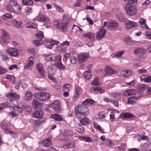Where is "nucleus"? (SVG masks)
Returning a JSON list of instances; mask_svg holds the SVG:
<instances>
[{
	"label": "nucleus",
	"instance_id": "nucleus-58",
	"mask_svg": "<svg viewBox=\"0 0 151 151\" xmlns=\"http://www.w3.org/2000/svg\"><path fill=\"white\" fill-rule=\"evenodd\" d=\"M75 91H76V93L73 97L74 100H75L79 97L80 93V91L76 88L75 89Z\"/></svg>",
	"mask_w": 151,
	"mask_h": 151
},
{
	"label": "nucleus",
	"instance_id": "nucleus-9",
	"mask_svg": "<svg viewBox=\"0 0 151 151\" xmlns=\"http://www.w3.org/2000/svg\"><path fill=\"white\" fill-rule=\"evenodd\" d=\"M106 32V29L104 28H100L96 34V38L99 40L102 39L105 36Z\"/></svg>",
	"mask_w": 151,
	"mask_h": 151
},
{
	"label": "nucleus",
	"instance_id": "nucleus-60",
	"mask_svg": "<svg viewBox=\"0 0 151 151\" xmlns=\"http://www.w3.org/2000/svg\"><path fill=\"white\" fill-rule=\"evenodd\" d=\"M78 62L80 63H81L86 61L87 59V57H78Z\"/></svg>",
	"mask_w": 151,
	"mask_h": 151
},
{
	"label": "nucleus",
	"instance_id": "nucleus-20",
	"mask_svg": "<svg viewBox=\"0 0 151 151\" xmlns=\"http://www.w3.org/2000/svg\"><path fill=\"white\" fill-rule=\"evenodd\" d=\"M42 115V111L41 109H39L38 110L35 111L32 114L33 117L36 118H41Z\"/></svg>",
	"mask_w": 151,
	"mask_h": 151
},
{
	"label": "nucleus",
	"instance_id": "nucleus-17",
	"mask_svg": "<svg viewBox=\"0 0 151 151\" xmlns=\"http://www.w3.org/2000/svg\"><path fill=\"white\" fill-rule=\"evenodd\" d=\"M104 70L106 74H116L118 73L117 71L111 68L109 66H107L105 67Z\"/></svg>",
	"mask_w": 151,
	"mask_h": 151
},
{
	"label": "nucleus",
	"instance_id": "nucleus-38",
	"mask_svg": "<svg viewBox=\"0 0 151 151\" xmlns=\"http://www.w3.org/2000/svg\"><path fill=\"white\" fill-rule=\"evenodd\" d=\"M84 76L86 79H89L91 77V70H88L85 71L84 73Z\"/></svg>",
	"mask_w": 151,
	"mask_h": 151
},
{
	"label": "nucleus",
	"instance_id": "nucleus-42",
	"mask_svg": "<svg viewBox=\"0 0 151 151\" xmlns=\"http://www.w3.org/2000/svg\"><path fill=\"white\" fill-rule=\"evenodd\" d=\"M111 96L116 99L119 100L121 98L120 93L118 92L112 93Z\"/></svg>",
	"mask_w": 151,
	"mask_h": 151
},
{
	"label": "nucleus",
	"instance_id": "nucleus-15",
	"mask_svg": "<svg viewBox=\"0 0 151 151\" xmlns=\"http://www.w3.org/2000/svg\"><path fill=\"white\" fill-rule=\"evenodd\" d=\"M125 24L126 27L128 29L137 27V24L136 22L131 21H126Z\"/></svg>",
	"mask_w": 151,
	"mask_h": 151
},
{
	"label": "nucleus",
	"instance_id": "nucleus-24",
	"mask_svg": "<svg viewBox=\"0 0 151 151\" xmlns=\"http://www.w3.org/2000/svg\"><path fill=\"white\" fill-rule=\"evenodd\" d=\"M141 80L142 82L149 83L151 81V76L142 75L141 76Z\"/></svg>",
	"mask_w": 151,
	"mask_h": 151
},
{
	"label": "nucleus",
	"instance_id": "nucleus-3",
	"mask_svg": "<svg viewBox=\"0 0 151 151\" xmlns=\"http://www.w3.org/2000/svg\"><path fill=\"white\" fill-rule=\"evenodd\" d=\"M53 25L57 29L62 32H64L66 31L69 24H67V22L65 23L60 20H57L54 22Z\"/></svg>",
	"mask_w": 151,
	"mask_h": 151
},
{
	"label": "nucleus",
	"instance_id": "nucleus-55",
	"mask_svg": "<svg viewBox=\"0 0 151 151\" xmlns=\"http://www.w3.org/2000/svg\"><path fill=\"white\" fill-rule=\"evenodd\" d=\"M70 88V85L69 84H65L63 85V90L66 91H69Z\"/></svg>",
	"mask_w": 151,
	"mask_h": 151
},
{
	"label": "nucleus",
	"instance_id": "nucleus-64",
	"mask_svg": "<svg viewBox=\"0 0 151 151\" xmlns=\"http://www.w3.org/2000/svg\"><path fill=\"white\" fill-rule=\"evenodd\" d=\"M67 143L68 148H73L74 147V143L73 141H71L70 142Z\"/></svg>",
	"mask_w": 151,
	"mask_h": 151
},
{
	"label": "nucleus",
	"instance_id": "nucleus-5",
	"mask_svg": "<svg viewBox=\"0 0 151 151\" xmlns=\"http://www.w3.org/2000/svg\"><path fill=\"white\" fill-rule=\"evenodd\" d=\"M35 97L41 101H45L48 100L50 97V94L45 92L36 93L34 95Z\"/></svg>",
	"mask_w": 151,
	"mask_h": 151
},
{
	"label": "nucleus",
	"instance_id": "nucleus-7",
	"mask_svg": "<svg viewBox=\"0 0 151 151\" xmlns=\"http://www.w3.org/2000/svg\"><path fill=\"white\" fill-rule=\"evenodd\" d=\"M10 36L7 32L3 30V34L0 37V42L1 43L5 45H7L9 42Z\"/></svg>",
	"mask_w": 151,
	"mask_h": 151
},
{
	"label": "nucleus",
	"instance_id": "nucleus-25",
	"mask_svg": "<svg viewBox=\"0 0 151 151\" xmlns=\"http://www.w3.org/2000/svg\"><path fill=\"white\" fill-rule=\"evenodd\" d=\"M51 116L52 119L58 122L63 121V119L61 115L57 114H52Z\"/></svg>",
	"mask_w": 151,
	"mask_h": 151
},
{
	"label": "nucleus",
	"instance_id": "nucleus-19",
	"mask_svg": "<svg viewBox=\"0 0 151 151\" xmlns=\"http://www.w3.org/2000/svg\"><path fill=\"white\" fill-rule=\"evenodd\" d=\"M146 20L142 17H140L139 19V23L141 25L142 28L145 29L147 30H150V28L147 26L145 22Z\"/></svg>",
	"mask_w": 151,
	"mask_h": 151
},
{
	"label": "nucleus",
	"instance_id": "nucleus-36",
	"mask_svg": "<svg viewBox=\"0 0 151 151\" xmlns=\"http://www.w3.org/2000/svg\"><path fill=\"white\" fill-rule=\"evenodd\" d=\"M51 139L47 138L43 141V145L44 146L49 147L50 145H52V142L50 140Z\"/></svg>",
	"mask_w": 151,
	"mask_h": 151
},
{
	"label": "nucleus",
	"instance_id": "nucleus-23",
	"mask_svg": "<svg viewBox=\"0 0 151 151\" xmlns=\"http://www.w3.org/2000/svg\"><path fill=\"white\" fill-rule=\"evenodd\" d=\"M83 36L89 39L91 41H93L95 39V36L93 33L91 32H87L83 34Z\"/></svg>",
	"mask_w": 151,
	"mask_h": 151
},
{
	"label": "nucleus",
	"instance_id": "nucleus-26",
	"mask_svg": "<svg viewBox=\"0 0 151 151\" xmlns=\"http://www.w3.org/2000/svg\"><path fill=\"white\" fill-rule=\"evenodd\" d=\"M33 96L32 93L30 91H28L24 96V99L26 101H29L32 99Z\"/></svg>",
	"mask_w": 151,
	"mask_h": 151
},
{
	"label": "nucleus",
	"instance_id": "nucleus-6",
	"mask_svg": "<svg viewBox=\"0 0 151 151\" xmlns=\"http://www.w3.org/2000/svg\"><path fill=\"white\" fill-rule=\"evenodd\" d=\"M124 9L126 14L130 16L133 15L136 13L137 10L133 5L126 4L124 7Z\"/></svg>",
	"mask_w": 151,
	"mask_h": 151
},
{
	"label": "nucleus",
	"instance_id": "nucleus-46",
	"mask_svg": "<svg viewBox=\"0 0 151 151\" xmlns=\"http://www.w3.org/2000/svg\"><path fill=\"white\" fill-rule=\"evenodd\" d=\"M33 107L35 109L38 107L40 105L39 102L35 99H34L32 104Z\"/></svg>",
	"mask_w": 151,
	"mask_h": 151
},
{
	"label": "nucleus",
	"instance_id": "nucleus-22",
	"mask_svg": "<svg viewBox=\"0 0 151 151\" xmlns=\"http://www.w3.org/2000/svg\"><path fill=\"white\" fill-rule=\"evenodd\" d=\"M37 19L41 22H47L49 21L48 18L44 15L39 14L37 17Z\"/></svg>",
	"mask_w": 151,
	"mask_h": 151
},
{
	"label": "nucleus",
	"instance_id": "nucleus-12",
	"mask_svg": "<svg viewBox=\"0 0 151 151\" xmlns=\"http://www.w3.org/2000/svg\"><path fill=\"white\" fill-rule=\"evenodd\" d=\"M35 60L34 57H29V62L25 65L24 69L27 70H31L34 64L33 61Z\"/></svg>",
	"mask_w": 151,
	"mask_h": 151
},
{
	"label": "nucleus",
	"instance_id": "nucleus-2",
	"mask_svg": "<svg viewBox=\"0 0 151 151\" xmlns=\"http://www.w3.org/2000/svg\"><path fill=\"white\" fill-rule=\"evenodd\" d=\"M75 113L77 117L79 118H83L88 114V109L85 106L81 105L75 107Z\"/></svg>",
	"mask_w": 151,
	"mask_h": 151
},
{
	"label": "nucleus",
	"instance_id": "nucleus-11",
	"mask_svg": "<svg viewBox=\"0 0 151 151\" xmlns=\"http://www.w3.org/2000/svg\"><path fill=\"white\" fill-rule=\"evenodd\" d=\"M43 42L47 48H51L53 45H57L59 42L55 40H46L44 41Z\"/></svg>",
	"mask_w": 151,
	"mask_h": 151
},
{
	"label": "nucleus",
	"instance_id": "nucleus-47",
	"mask_svg": "<svg viewBox=\"0 0 151 151\" xmlns=\"http://www.w3.org/2000/svg\"><path fill=\"white\" fill-rule=\"evenodd\" d=\"M23 4L26 5H31L33 3L32 0H22Z\"/></svg>",
	"mask_w": 151,
	"mask_h": 151
},
{
	"label": "nucleus",
	"instance_id": "nucleus-40",
	"mask_svg": "<svg viewBox=\"0 0 151 151\" xmlns=\"http://www.w3.org/2000/svg\"><path fill=\"white\" fill-rule=\"evenodd\" d=\"M75 129L80 134H82L83 132V129L82 126L80 124H76Z\"/></svg>",
	"mask_w": 151,
	"mask_h": 151
},
{
	"label": "nucleus",
	"instance_id": "nucleus-61",
	"mask_svg": "<svg viewBox=\"0 0 151 151\" xmlns=\"http://www.w3.org/2000/svg\"><path fill=\"white\" fill-rule=\"evenodd\" d=\"M124 53V50L121 51L115 54L114 57H121Z\"/></svg>",
	"mask_w": 151,
	"mask_h": 151
},
{
	"label": "nucleus",
	"instance_id": "nucleus-21",
	"mask_svg": "<svg viewBox=\"0 0 151 151\" xmlns=\"http://www.w3.org/2000/svg\"><path fill=\"white\" fill-rule=\"evenodd\" d=\"M136 90L134 89H129L125 91L123 93V95L125 96H129L134 94Z\"/></svg>",
	"mask_w": 151,
	"mask_h": 151
},
{
	"label": "nucleus",
	"instance_id": "nucleus-4",
	"mask_svg": "<svg viewBox=\"0 0 151 151\" xmlns=\"http://www.w3.org/2000/svg\"><path fill=\"white\" fill-rule=\"evenodd\" d=\"M47 60L51 61H55L54 65L56 67L61 70H63L65 68V66L61 63V57H46Z\"/></svg>",
	"mask_w": 151,
	"mask_h": 151
},
{
	"label": "nucleus",
	"instance_id": "nucleus-34",
	"mask_svg": "<svg viewBox=\"0 0 151 151\" xmlns=\"http://www.w3.org/2000/svg\"><path fill=\"white\" fill-rule=\"evenodd\" d=\"M133 116V115L129 112L121 113L120 117L123 118H131Z\"/></svg>",
	"mask_w": 151,
	"mask_h": 151
},
{
	"label": "nucleus",
	"instance_id": "nucleus-29",
	"mask_svg": "<svg viewBox=\"0 0 151 151\" xmlns=\"http://www.w3.org/2000/svg\"><path fill=\"white\" fill-rule=\"evenodd\" d=\"M25 26L26 28L34 29H35L37 27V26L35 24L31 22L26 23L25 24Z\"/></svg>",
	"mask_w": 151,
	"mask_h": 151
},
{
	"label": "nucleus",
	"instance_id": "nucleus-41",
	"mask_svg": "<svg viewBox=\"0 0 151 151\" xmlns=\"http://www.w3.org/2000/svg\"><path fill=\"white\" fill-rule=\"evenodd\" d=\"M57 50L60 53H63L66 51V47L61 46L60 45V46H59L57 47Z\"/></svg>",
	"mask_w": 151,
	"mask_h": 151
},
{
	"label": "nucleus",
	"instance_id": "nucleus-56",
	"mask_svg": "<svg viewBox=\"0 0 151 151\" xmlns=\"http://www.w3.org/2000/svg\"><path fill=\"white\" fill-rule=\"evenodd\" d=\"M41 121L35 120L34 121L33 125L34 128H36L38 127L41 124Z\"/></svg>",
	"mask_w": 151,
	"mask_h": 151
},
{
	"label": "nucleus",
	"instance_id": "nucleus-54",
	"mask_svg": "<svg viewBox=\"0 0 151 151\" xmlns=\"http://www.w3.org/2000/svg\"><path fill=\"white\" fill-rule=\"evenodd\" d=\"M117 18L120 22H124L125 19L124 15L122 14H119L117 17Z\"/></svg>",
	"mask_w": 151,
	"mask_h": 151
},
{
	"label": "nucleus",
	"instance_id": "nucleus-52",
	"mask_svg": "<svg viewBox=\"0 0 151 151\" xmlns=\"http://www.w3.org/2000/svg\"><path fill=\"white\" fill-rule=\"evenodd\" d=\"M36 35L37 38L41 40H42L44 37L43 33L42 31L38 32Z\"/></svg>",
	"mask_w": 151,
	"mask_h": 151
},
{
	"label": "nucleus",
	"instance_id": "nucleus-16",
	"mask_svg": "<svg viewBox=\"0 0 151 151\" xmlns=\"http://www.w3.org/2000/svg\"><path fill=\"white\" fill-rule=\"evenodd\" d=\"M51 107L55 111L58 112L60 109V104L58 101H55L51 105Z\"/></svg>",
	"mask_w": 151,
	"mask_h": 151
},
{
	"label": "nucleus",
	"instance_id": "nucleus-28",
	"mask_svg": "<svg viewBox=\"0 0 151 151\" xmlns=\"http://www.w3.org/2000/svg\"><path fill=\"white\" fill-rule=\"evenodd\" d=\"M12 23L14 27L17 28H19L21 27L22 22L20 21H18L16 19H13L12 20Z\"/></svg>",
	"mask_w": 151,
	"mask_h": 151
},
{
	"label": "nucleus",
	"instance_id": "nucleus-13",
	"mask_svg": "<svg viewBox=\"0 0 151 151\" xmlns=\"http://www.w3.org/2000/svg\"><path fill=\"white\" fill-rule=\"evenodd\" d=\"M36 67L41 76L43 77H45V72L42 64L39 63L37 65Z\"/></svg>",
	"mask_w": 151,
	"mask_h": 151
},
{
	"label": "nucleus",
	"instance_id": "nucleus-30",
	"mask_svg": "<svg viewBox=\"0 0 151 151\" xmlns=\"http://www.w3.org/2000/svg\"><path fill=\"white\" fill-rule=\"evenodd\" d=\"M131 72L130 70H122L121 72V75L124 78H127L128 76L131 75Z\"/></svg>",
	"mask_w": 151,
	"mask_h": 151
},
{
	"label": "nucleus",
	"instance_id": "nucleus-33",
	"mask_svg": "<svg viewBox=\"0 0 151 151\" xmlns=\"http://www.w3.org/2000/svg\"><path fill=\"white\" fill-rule=\"evenodd\" d=\"M6 96L8 98H12L17 99H19L20 97L19 95L16 93H9L8 94H6Z\"/></svg>",
	"mask_w": 151,
	"mask_h": 151
},
{
	"label": "nucleus",
	"instance_id": "nucleus-27",
	"mask_svg": "<svg viewBox=\"0 0 151 151\" xmlns=\"http://www.w3.org/2000/svg\"><path fill=\"white\" fill-rule=\"evenodd\" d=\"M124 42L125 44L128 45H132L137 42L136 41L132 40L130 37H128L125 38Z\"/></svg>",
	"mask_w": 151,
	"mask_h": 151
},
{
	"label": "nucleus",
	"instance_id": "nucleus-18",
	"mask_svg": "<svg viewBox=\"0 0 151 151\" xmlns=\"http://www.w3.org/2000/svg\"><path fill=\"white\" fill-rule=\"evenodd\" d=\"M146 52V50L144 48H139L134 50L135 54L137 55L143 56Z\"/></svg>",
	"mask_w": 151,
	"mask_h": 151
},
{
	"label": "nucleus",
	"instance_id": "nucleus-14",
	"mask_svg": "<svg viewBox=\"0 0 151 151\" xmlns=\"http://www.w3.org/2000/svg\"><path fill=\"white\" fill-rule=\"evenodd\" d=\"M1 127L2 128L3 131L6 133H10L11 132L10 130L7 129L9 127V123L5 120L1 122Z\"/></svg>",
	"mask_w": 151,
	"mask_h": 151
},
{
	"label": "nucleus",
	"instance_id": "nucleus-10",
	"mask_svg": "<svg viewBox=\"0 0 151 151\" xmlns=\"http://www.w3.org/2000/svg\"><path fill=\"white\" fill-rule=\"evenodd\" d=\"M118 26V24L116 21L112 20L108 23L106 28L109 30H115L117 28Z\"/></svg>",
	"mask_w": 151,
	"mask_h": 151
},
{
	"label": "nucleus",
	"instance_id": "nucleus-50",
	"mask_svg": "<svg viewBox=\"0 0 151 151\" xmlns=\"http://www.w3.org/2000/svg\"><path fill=\"white\" fill-rule=\"evenodd\" d=\"M22 105L20 106H15L14 107V109L15 110H17L18 111L20 112H21L23 110V109H24V107H23V106H22Z\"/></svg>",
	"mask_w": 151,
	"mask_h": 151
},
{
	"label": "nucleus",
	"instance_id": "nucleus-63",
	"mask_svg": "<svg viewBox=\"0 0 151 151\" xmlns=\"http://www.w3.org/2000/svg\"><path fill=\"white\" fill-rule=\"evenodd\" d=\"M137 0H129L127 4H129V5H133V4H136Z\"/></svg>",
	"mask_w": 151,
	"mask_h": 151
},
{
	"label": "nucleus",
	"instance_id": "nucleus-45",
	"mask_svg": "<svg viewBox=\"0 0 151 151\" xmlns=\"http://www.w3.org/2000/svg\"><path fill=\"white\" fill-rule=\"evenodd\" d=\"M22 106L24 109H25V110L28 112H30L32 110L31 107L28 105L26 104L25 103L22 104Z\"/></svg>",
	"mask_w": 151,
	"mask_h": 151
},
{
	"label": "nucleus",
	"instance_id": "nucleus-59",
	"mask_svg": "<svg viewBox=\"0 0 151 151\" xmlns=\"http://www.w3.org/2000/svg\"><path fill=\"white\" fill-rule=\"evenodd\" d=\"M81 138L87 142H92V139L89 137H81Z\"/></svg>",
	"mask_w": 151,
	"mask_h": 151
},
{
	"label": "nucleus",
	"instance_id": "nucleus-8",
	"mask_svg": "<svg viewBox=\"0 0 151 151\" xmlns=\"http://www.w3.org/2000/svg\"><path fill=\"white\" fill-rule=\"evenodd\" d=\"M6 52L9 56L16 57L19 55L18 51L15 47H9L6 50Z\"/></svg>",
	"mask_w": 151,
	"mask_h": 151
},
{
	"label": "nucleus",
	"instance_id": "nucleus-62",
	"mask_svg": "<svg viewBox=\"0 0 151 151\" xmlns=\"http://www.w3.org/2000/svg\"><path fill=\"white\" fill-rule=\"evenodd\" d=\"M143 134H142V135H141L140 134H139L138 135V137H140V138L142 140H146L148 139V137L147 136H144L142 135Z\"/></svg>",
	"mask_w": 151,
	"mask_h": 151
},
{
	"label": "nucleus",
	"instance_id": "nucleus-43",
	"mask_svg": "<svg viewBox=\"0 0 151 151\" xmlns=\"http://www.w3.org/2000/svg\"><path fill=\"white\" fill-rule=\"evenodd\" d=\"M13 17L11 14H6L2 16V19L4 20H6L9 19H12Z\"/></svg>",
	"mask_w": 151,
	"mask_h": 151
},
{
	"label": "nucleus",
	"instance_id": "nucleus-31",
	"mask_svg": "<svg viewBox=\"0 0 151 151\" xmlns=\"http://www.w3.org/2000/svg\"><path fill=\"white\" fill-rule=\"evenodd\" d=\"M90 91L92 92L94 91V92H99L101 93L104 91V89L103 88L100 87H92L90 88Z\"/></svg>",
	"mask_w": 151,
	"mask_h": 151
},
{
	"label": "nucleus",
	"instance_id": "nucleus-57",
	"mask_svg": "<svg viewBox=\"0 0 151 151\" xmlns=\"http://www.w3.org/2000/svg\"><path fill=\"white\" fill-rule=\"evenodd\" d=\"M148 147V145L147 143H145L142 144L140 146V148L142 150L145 151L146 150V149Z\"/></svg>",
	"mask_w": 151,
	"mask_h": 151
},
{
	"label": "nucleus",
	"instance_id": "nucleus-53",
	"mask_svg": "<svg viewBox=\"0 0 151 151\" xmlns=\"http://www.w3.org/2000/svg\"><path fill=\"white\" fill-rule=\"evenodd\" d=\"M73 133L71 131L68 130H65L64 132V136L66 137L70 136L72 135Z\"/></svg>",
	"mask_w": 151,
	"mask_h": 151
},
{
	"label": "nucleus",
	"instance_id": "nucleus-1",
	"mask_svg": "<svg viewBox=\"0 0 151 151\" xmlns=\"http://www.w3.org/2000/svg\"><path fill=\"white\" fill-rule=\"evenodd\" d=\"M7 10L9 12L20 15L22 13L21 9L19 5L15 0H11L9 4L6 6Z\"/></svg>",
	"mask_w": 151,
	"mask_h": 151
},
{
	"label": "nucleus",
	"instance_id": "nucleus-32",
	"mask_svg": "<svg viewBox=\"0 0 151 151\" xmlns=\"http://www.w3.org/2000/svg\"><path fill=\"white\" fill-rule=\"evenodd\" d=\"M95 103V101L92 99H88L83 102V104L87 106L93 105Z\"/></svg>",
	"mask_w": 151,
	"mask_h": 151
},
{
	"label": "nucleus",
	"instance_id": "nucleus-44",
	"mask_svg": "<svg viewBox=\"0 0 151 151\" xmlns=\"http://www.w3.org/2000/svg\"><path fill=\"white\" fill-rule=\"evenodd\" d=\"M106 146L108 147H111L114 146V143L111 141L109 139L106 140L105 141Z\"/></svg>",
	"mask_w": 151,
	"mask_h": 151
},
{
	"label": "nucleus",
	"instance_id": "nucleus-35",
	"mask_svg": "<svg viewBox=\"0 0 151 151\" xmlns=\"http://www.w3.org/2000/svg\"><path fill=\"white\" fill-rule=\"evenodd\" d=\"M138 98L135 96L129 97L128 100V102L129 104H134L137 100Z\"/></svg>",
	"mask_w": 151,
	"mask_h": 151
},
{
	"label": "nucleus",
	"instance_id": "nucleus-37",
	"mask_svg": "<svg viewBox=\"0 0 151 151\" xmlns=\"http://www.w3.org/2000/svg\"><path fill=\"white\" fill-rule=\"evenodd\" d=\"M60 20L65 23L67 22V24H69L70 20L68 19V15L66 14H63L62 17V19Z\"/></svg>",
	"mask_w": 151,
	"mask_h": 151
},
{
	"label": "nucleus",
	"instance_id": "nucleus-48",
	"mask_svg": "<svg viewBox=\"0 0 151 151\" xmlns=\"http://www.w3.org/2000/svg\"><path fill=\"white\" fill-rule=\"evenodd\" d=\"M38 50L37 49H35L34 48L29 49L28 50V52L29 53L32 54L35 56L37 53Z\"/></svg>",
	"mask_w": 151,
	"mask_h": 151
},
{
	"label": "nucleus",
	"instance_id": "nucleus-51",
	"mask_svg": "<svg viewBox=\"0 0 151 151\" xmlns=\"http://www.w3.org/2000/svg\"><path fill=\"white\" fill-rule=\"evenodd\" d=\"M99 78L98 77H96L93 81L91 84L94 86H98L99 85L98 82Z\"/></svg>",
	"mask_w": 151,
	"mask_h": 151
},
{
	"label": "nucleus",
	"instance_id": "nucleus-49",
	"mask_svg": "<svg viewBox=\"0 0 151 151\" xmlns=\"http://www.w3.org/2000/svg\"><path fill=\"white\" fill-rule=\"evenodd\" d=\"M6 78L10 80L13 84L15 83V79L13 76L7 75Z\"/></svg>",
	"mask_w": 151,
	"mask_h": 151
},
{
	"label": "nucleus",
	"instance_id": "nucleus-39",
	"mask_svg": "<svg viewBox=\"0 0 151 151\" xmlns=\"http://www.w3.org/2000/svg\"><path fill=\"white\" fill-rule=\"evenodd\" d=\"M82 119L80 120V122L82 124L85 125L89 123V120L88 118L84 117Z\"/></svg>",
	"mask_w": 151,
	"mask_h": 151
}]
</instances>
